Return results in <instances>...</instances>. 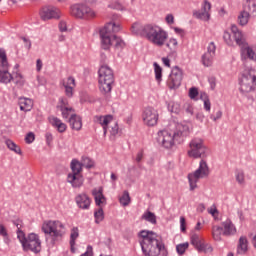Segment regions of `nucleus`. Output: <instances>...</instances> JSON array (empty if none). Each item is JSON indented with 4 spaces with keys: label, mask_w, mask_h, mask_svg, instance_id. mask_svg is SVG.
Segmentation results:
<instances>
[{
    "label": "nucleus",
    "mask_w": 256,
    "mask_h": 256,
    "mask_svg": "<svg viewBox=\"0 0 256 256\" xmlns=\"http://www.w3.org/2000/svg\"><path fill=\"white\" fill-rule=\"evenodd\" d=\"M145 29H147V25L143 26L139 23H134L132 25L131 31L134 35H139L140 37L145 38Z\"/></svg>",
    "instance_id": "7c9ffc66"
},
{
    "label": "nucleus",
    "mask_w": 256,
    "mask_h": 256,
    "mask_svg": "<svg viewBox=\"0 0 256 256\" xmlns=\"http://www.w3.org/2000/svg\"><path fill=\"white\" fill-rule=\"evenodd\" d=\"M12 81H14V83H16V85H18L19 87H23V85H25V77L22 76L21 73L16 72L13 76H12Z\"/></svg>",
    "instance_id": "ea45409f"
},
{
    "label": "nucleus",
    "mask_w": 256,
    "mask_h": 256,
    "mask_svg": "<svg viewBox=\"0 0 256 256\" xmlns=\"http://www.w3.org/2000/svg\"><path fill=\"white\" fill-rule=\"evenodd\" d=\"M94 121L95 123H98V125H101L104 132V137L107 135V129H109V127H111V139L117 137L119 134V124H117V122L113 119L112 115L95 116Z\"/></svg>",
    "instance_id": "9b49d317"
},
{
    "label": "nucleus",
    "mask_w": 256,
    "mask_h": 256,
    "mask_svg": "<svg viewBox=\"0 0 256 256\" xmlns=\"http://www.w3.org/2000/svg\"><path fill=\"white\" fill-rule=\"evenodd\" d=\"M70 168L72 172L67 176L68 183H70V185L75 189L83 187V183L85 181L83 175H81V172L83 171V164L79 160L73 159L70 163Z\"/></svg>",
    "instance_id": "6e6552de"
},
{
    "label": "nucleus",
    "mask_w": 256,
    "mask_h": 256,
    "mask_svg": "<svg viewBox=\"0 0 256 256\" xmlns=\"http://www.w3.org/2000/svg\"><path fill=\"white\" fill-rule=\"evenodd\" d=\"M208 213L210 215H212V217H216V215L219 213V211L217 210V206L212 205L209 209H208Z\"/></svg>",
    "instance_id": "4d7b16f0"
},
{
    "label": "nucleus",
    "mask_w": 256,
    "mask_h": 256,
    "mask_svg": "<svg viewBox=\"0 0 256 256\" xmlns=\"http://www.w3.org/2000/svg\"><path fill=\"white\" fill-rule=\"evenodd\" d=\"M209 173V165L205 160H201L199 167L194 172L188 174L190 191H195V189H197V183H199V180L207 179V177H209Z\"/></svg>",
    "instance_id": "1a4fd4ad"
},
{
    "label": "nucleus",
    "mask_w": 256,
    "mask_h": 256,
    "mask_svg": "<svg viewBox=\"0 0 256 256\" xmlns=\"http://www.w3.org/2000/svg\"><path fill=\"white\" fill-rule=\"evenodd\" d=\"M187 249H189V243H182V244H178L176 246V251L178 253V255H184L185 252L187 251Z\"/></svg>",
    "instance_id": "a18cd8bd"
},
{
    "label": "nucleus",
    "mask_w": 256,
    "mask_h": 256,
    "mask_svg": "<svg viewBox=\"0 0 256 256\" xmlns=\"http://www.w3.org/2000/svg\"><path fill=\"white\" fill-rule=\"evenodd\" d=\"M50 124L52 127H54L55 130L58 131V133H65L67 131V124L63 123L61 119L51 116L49 117Z\"/></svg>",
    "instance_id": "b1692460"
},
{
    "label": "nucleus",
    "mask_w": 256,
    "mask_h": 256,
    "mask_svg": "<svg viewBox=\"0 0 256 256\" xmlns=\"http://www.w3.org/2000/svg\"><path fill=\"white\" fill-rule=\"evenodd\" d=\"M183 81V70L178 66L172 68L169 78L167 80V85L169 89H179L181 87V82Z\"/></svg>",
    "instance_id": "2eb2a0df"
},
{
    "label": "nucleus",
    "mask_w": 256,
    "mask_h": 256,
    "mask_svg": "<svg viewBox=\"0 0 256 256\" xmlns=\"http://www.w3.org/2000/svg\"><path fill=\"white\" fill-rule=\"evenodd\" d=\"M139 243L144 256H159L161 251L165 250V244L153 231L142 230L139 233Z\"/></svg>",
    "instance_id": "f03ea898"
},
{
    "label": "nucleus",
    "mask_w": 256,
    "mask_h": 256,
    "mask_svg": "<svg viewBox=\"0 0 256 256\" xmlns=\"http://www.w3.org/2000/svg\"><path fill=\"white\" fill-rule=\"evenodd\" d=\"M199 95V90L197 88L192 87L189 90V97L190 99H197V96Z\"/></svg>",
    "instance_id": "603ef678"
},
{
    "label": "nucleus",
    "mask_w": 256,
    "mask_h": 256,
    "mask_svg": "<svg viewBox=\"0 0 256 256\" xmlns=\"http://www.w3.org/2000/svg\"><path fill=\"white\" fill-rule=\"evenodd\" d=\"M60 111L62 113V117L64 119H69V117H71V115H75V111L73 110L72 107H65V106H59Z\"/></svg>",
    "instance_id": "e433bc0d"
},
{
    "label": "nucleus",
    "mask_w": 256,
    "mask_h": 256,
    "mask_svg": "<svg viewBox=\"0 0 256 256\" xmlns=\"http://www.w3.org/2000/svg\"><path fill=\"white\" fill-rule=\"evenodd\" d=\"M81 163L82 167H85L86 169H93V167H95V161L87 156L82 157Z\"/></svg>",
    "instance_id": "a19ab883"
},
{
    "label": "nucleus",
    "mask_w": 256,
    "mask_h": 256,
    "mask_svg": "<svg viewBox=\"0 0 256 256\" xmlns=\"http://www.w3.org/2000/svg\"><path fill=\"white\" fill-rule=\"evenodd\" d=\"M208 82H209L210 88L212 89V91H214L215 87H217V79L215 77H209Z\"/></svg>",
    "instance_id": "5fc2aeb1"
},
{
    "label": "nucleus",
    "mask_w": 256,
    "mask_h": 256,
    "mask_svg": "<svg viewBox=\"0 0 256 256\" xmlns=\"http://www.w3.org/2000/svg\"><path fill=\"white\" fill-rule=\"evenodd\" d=\"M13 75L9 73V62H7V53L5 49H0V83H11Z\"/></svg>",
    "instance_id": "ddd939ff"
},
{
    "label": "nucleus",
    "mask_w": 256,
    "mask_h": 256,
    "mask_svg": "<svg viewBox=\"0 0 256 256\" xmlns=\"http://www.w3.org/2000/svg\"><path fill=\"white\" fill-rule=\"evenodd\" d=\"M75 201L79 209L87 210L91 207V198H89V196L85 193L78 194Z\"/></svg>",
    "instance_id": "4be33fe9"
},
{
    "label": "nucleus",
    "mask_w": 256,
    "mask_h": 256,
    "mask_svg": "<svg viewBox=\"0 0 256 256\" xmlns=\"http://www.w3.org/2000/svg\"><path fill=\"white\" fill-rule=\"evenodd\" d=\"M5 143H6V146L8 147V149H10V151H13L17 155H22L21 148L17 144H15V142L8 139V140H6Z\"/></svg>",
    "instance_id": "f704fd0d"
},
{
    "label": "nucleus",
    "mask_w": 256,
    "mask_h": 256,
    "mask_svg": "<svg viewBox=\"0 0 256 256\" xmlns=\"http://www.w3.org/2000/svg\"><path fill=\"white\" fill-rule=\"evenodd\" d=\"M92 195L94 197L95 204L98 207H101V205H105L107 199L105 198V195H103V187L94 188L92 190Z\"/></svg>",
    "instance_id": "5701e85b"
},
{
    "label": "nucleus",
    "mask_w": 256,
    "mask_h": 256,
    "mask_svg": "<svg viewBox=\"0 0 256 256\" xmlns=\"http://www.w3.org/2000/svg\"><path fill=\"white\" fill-rule=\"evenodd\" d=\"M60 107H69V100L67 98H60Z\"/></svg>",
    "instance_id": "052dcab7"
},
{
    "label": "nucleus",
    "mask_w": 256,
    "mask_h": 256,
    "mask_svg": "<svg viewBox=\"0 0 256 256\" xmlns=\"http://www.w3.org/2000/svg\"><path fill=\"white\" fill-rule=\"evenodd\" d=\"M256 84V71L253 69L246 70L243 72L240 80V92L241 93H251L254 89V85Z\"/></svg>",
    "instance_id": "f8f14e48"
},
{
    "label": "nucleus",
    "mask_w": 256,
    "mask_h": 256,
    "mask_svg": "<svg viewBox=\"0 0 256 256\" xmlns=\"http://www.w3.org/2000/svg\"><path fill=\"white\" fill-rule=\"evenodd\" d=\"M143 161V151H140L136 155V163H141Z\"/></svg>",
    "instance_id": "774afa93"
},
{
    "label": "nucleus",
    "mask_w": 256,
    "mask_h": 256,
    "mask_svg": "<svg viewBox=\"0 0 256 256\" xmlns=\"http://www.w3.org/2000/svg\"><path fill=\"white\" fill-rule=\"evenodd\" d=\"M235 179L238 185H245V171L238 169L235 171Z\"/></svg>",
    "instance_id": "58836bf2"
},
{
    "label": "nucleus",
    "mask_w": 256,
    "mask_h": 256,
    "mask_svg": "<svg viewBox=\"0 0 256 256\" xmlns=\"http://www.w3.org/2000/svg\"><path fill=\"white\" fill-rule=\"evenodd\" d=\"M230 29L234 41L236 42V44L239 45V47H242L243 49L244 45H247V43L245 42V36H243V32L239 30V28L235 24H232Z\"/></svg>",
    "instance_id": "412c9836"
},
{
    "label": "nucleus",
    "mask_w": 256,
    "mask_h": 256,
    "mask_svg": "<svg viewBox=\"0 0 256 256\" xmlns=\"http://www.w3.org/2000/svg\"><path fill=\"white\" fill-rule=\"evenodd\" d=\"M120 204L122 207H127L129 203H131V196H129V192L125 190L122 196L119 198Z\"/></svg>",
    "instance_id": "4c0bfd02"
},
{
    "label": "nucleus",
    "mask_w": 256,
    "mask_h": 256,
    "mask_svg": "<svg viewBox=\"0 0 256 256\" xmlns=\"http://www.w3.org/2000/svg\"><path fill=\"white\" fill-rule=\"evenodd\" d=\"M153 67L155 73V80L157 81V83H161V81H163V68H161V66L157 62L153 63Z\"/></svg>",
    "instance_id": "473e14b6"
},
{
    "label": "nucleus",
    "mask_w": 256,
    "mask_h": 256,
    "mask_svg": "<svg viewBox=\"0 0 256 256\" xmlns=\"http://www.w3.org/2000/svg\"><path fill=\"white\" fill-rule=\"evenodd\" d=\"M223 39L225 43H227V45H233V38H231V33H229L228 31L224 32Z\"/></svg>",
    "instance_id": "8fccbe9b"
},
{
    "label": "nucleus",
    "mask_w": 256,
    "mask_h": 256,
    "mask_svg": "<svg viewBox=\"0 0 256 256\" xmlns=\"http://www.w3.org/2000/svg\"><path fill=\"white\" fill-rule=\"evenodd\" d=\"M243 11H246L251 17H256V3L255 0H246Z\"/></svg>",
    "instance_id": "c85d7f7f"
},
{
    "label": "nucleus",
    "mask_w": 256,
    "mask_h": 256,
    "mask_svg": "<svg viewBox=\"0 0 256 256\" xmlns=\"http://www.w3.org/2000/svg\"><path fill=\"white\" fill-rule=\"evenodd\" d=\"M145 39L155 47H163L169 39V33L160 26L148 24L145 29Z\"/></svg>",
    "instance_id": "39448f33"
},
{
    "label": "nucleus",
    "mask_w": 256,
    "mask_h": 256,
    "mask_svg": "<svg viewBox=\"0 0 256 256\" xmlns=\"http://www.w3.org/2000/svg\"><path fill=\"white\" fill-rule=\"evenodd\" d=\"M58 27H59V31H60L61 33H66V31H67V22H65V21H60Z\"/></svg>",
    "instance_id": "6e6d98bb"
},
{
    "label": "nucleus",
    "mask_w": 256,
    "mask_h": 256,
    "mask_svg": "<svg viewBox=\"0 0 256 256\" xmlns=\"http://www.w3.org/2000/svg\"><path fill=\"white\" fill-rule=\"evenodd\" d=\"M217 46L215 42H210L207 47V52L202 55L201 61L204 67H211L213 65V59H215V51Z\"/></svg>",
    "instance_id": "a211bd4d"
},
{
    "label": "nucleus",
    "mask_w": 256,
    "mask_h": 256,
    "mask_svg": "<svg viewBox=\"0 0 256 256\" xmlns=\"http://www.w3.org/2000/svg\"><path fill=\"white\" fill-rule=\"evenodd\" d=\"M14 225L17 227V239H19V231H23L21 230L22 224H21V220H17L14 221Z\"/></svg>",
    "instance_id": "680f3d73"
},
{
    "label": "nucleus",
    "mask_w": 256,
    "mask_h": 256,
    "mask_svg": "<svg viewBox=\"0 0 256 256\" xmlns=\"http://www.w3.org/2000/svg\"><path fill=\"white\" fill-rule=\"evenodd\" d=\"M223 234V227L213 226L212 237L214 241H221V235Z\"/></svg>",
    "instance_id": "c9c22d12"
},
{
    "label": "nucleus",
    "mask_w": 256,
    "mask_h": 256,
    "mask_svg": "<svg viewBox=\"0 0 256 256\" xmlns=\"http://www.w3.org/2000/svg\"><path fill=\"white\" fill-rule=\"evenodd\" d=\"M211 3L205 0L202 4V10H194L193 17L200 19L201 21H209L211 19Z\"/></svg>",
    "instance_id": "6ab92c4d"
},
{
    "label": "nucleus",
    "mask_w": 256,
    "mask_h": 256,
    "mask_svg": "<svg viewBox=\"0 0 256 256\" xmlns=\"http://www.w3.org/2000/svg\"><path fill=\"white\" fill-rule=\"evenodd\" d=\"M249 249V242L247 241V237L241 236L239 238L238 246H237V254L245 255Z\"/></svg>",
    "instance_id": "cd10ccee"
},
{
    "label": "nucleus",
    "mask_w": 256,
    "mask_h": 256,
    "mask_svg": "<svg viewBox=\"0 0 256 256\" xmlns=\"http://www.w3.org/2000/svg\"><path fill=\"white\" fill-rule=\"evenodd\" d=\"M40 17L43 21L61 19V10L55 6H45L40 11Z\"/></svg>",
    "instance_id": "f3484780"
},
{
    "label": "nucleus",
    "mask_w": 256,
    "mask_h": 256,
    "mask_svg": "<svg viewBox=\"0 0 256 256\" xmlns=\"http://www.w3.org/2000/svg\"><path fill=\"white\" fill-rule=\"evenodd\" d=\"M200 99L203 100L205 111H211V101L209 100V96H207L206 93H202Z\"/></svg>",
    "instance_id": "c03bdc74"
},
{
    "label": "nucleus",
    "mask_w": 256,
    "mask_h": 256,
    "mask_svg": "<svg viewBox=\"0 0 256 256\" xmlns=\"http://www.w3.org/2000/svg\"><path fill=\"white\" fill-rule=\"evenodd\" d=\"M188 156L192 159H205L209 156V148L205 146L202 138H194L189 143Z\"/></svg>",
    "instance_id": "9d476101"
},
{
    "label": "nucleus",
    "mask_w": 256,
    "mask_h": 256,
    "mask_svg": "<svg viewBox=\"0 0 256 256\" xmlns=\"http://www.w3.org/2000/svg\"><path fill=\"white\" fill-rule=\"evenodd\" d=\"M189 126L185 124H176L174 130H160L157 133L156 141L164 149H173L176 143H181L183 138L187 137Z\"/></svg>",
    "instance_id": "f257e3e1"
},
{
    "label": "nucleus",
    "mask_w": 256,
    "mask_h": 256,
    "mask_svg": "<svg viewBox=\"0 0 256 256\" xmlns=\"http://www.w3.org/2000/svg\"><path fill=\"white\" fill-rule=\"evenodd\" d=\"M142 219H144L145 221H148V223H151L152 225H155L157 223V216H155V213L151 211H146L142 215Z\"/></svg>",
    "instance_id": "72a5a7b5"
},
{
    "label": "nucleus",
    "mask_w": 256,
    "mask_h": 256,
    "mask_svg": "<svg viewBox=\"0 0 256 256\" xmlns=\"http://www.w3.org/2000/svg\"><path fill=\"white\" fill-rule=\"evenodd\" d=\"M166 23H168V25H173L175 23V17H173V14H168L166 16Z\"/></svg>",
    "instance_id": "bf43d9fd"
},
{
    "label": "nucleus",
    "mask_w": 256,
    "mask_h": 256,
    "mask_svg": "<svg viewBox=\"0 0 256 256\" xmlns=\"http://www.w3.org/2000/svg\"><path fill=\"white\" fill-rule=\"evenodd\" d=\"M69 123L71 129H74V131H81L83 128V120L81 119V116L77 114H71V117L69 118Z\"/></svg>",
    "instance_id": "a878e982"
},
{
    "label": "nucleus",
    "mask_w": 256,
    "mask_h": 256,
    "mask_svg": "<svg viewBox=\"0 0 256 256\" xmlns=\"http://www.w3.org/2000/svg\"><path fill=\"white\" fill-rule=\"evenodd\" d=\"M251 17V14L249 12L242 10L240 14L238 15V23L242 27H245L249 23V18Z\"/></svg>",
    "instance_id": "2f4dec72"
},
{
    "label": "nucleus",
    "mask_w": 256,
    "mask_h": 256,
    "mask_svg": "<svg viewBox=\"0 0 256 256\" xmlns=\"http://www.w3.org/2000/svg\"><path fill=\"white\" fill-rule=\"evenodd\" d=\"M77 239H79V228L78 227H73L70 230V243L72 245H74L76 243Z\"/></svg>",
    "instance_id": "37998d69"
},
{
    "label": "nucleus",
    "mask_w": 256,
    "mask_h": 256,
    "mask_svg": "<svg viewBox=\"0 0 256 256\" xmlns=\"http://www.w3.org/2000/svg\"><path fill=\"white\" fill-rule=\"evenodd\" d=\"M98 83L99 89L102 95H109L113 89V84L115 83V74L113 69L108 65H102L98 70Z\"/></svg>",
    "instance_id": "423d86ee"
},
{
    "label": "nucleus",
    "mask_w": 256,
    "mask_h": 256,
    "mask_svg": "<svg viewBox=\"0 0 256 256\" xmlns=\"http://www.w3.org/2000/svg\"><path fill=\"white\" fill-rule=\"evenodd\" d=\"M162 63L165 65V67H171V60H169L167 57L162 58Z\"/></svg>",
    "instance_id": "338daca9"
},
{
    "label": "nucleus",
    "mask_w": 256,
    "mask_h": 256,
    "mask_svg": "<svg viewBox=\"0 0 256 256\" xmlns=\"http://www.w3.org/2000/svg\"><path fill=\"white\" fill-rule=\"evenodd\" d=\"M223 117V111L217 110L215 113L210 115V119L212 121H218V119H221Z\"/></svg>",
    "instance_id": "3c124183"
},
{
    "label": "nucleus",
    "mask_w": 256,
    "mask_h": 256,
    "mask_svg": "<svg viewBox=\"0 0 256 256\" xmlns=\"http://www.w3.org/2000/svg\"><path fill=\"white\" fill-rule=\"evenodd\" d=\"M45 137L47 145H51V143L53 142V134L48 132L46 133Z\"/></svg>",
    "instance_id": "e2e57ef3"
},
{
    "label": "nucleus",
    "mask_w": 256,
    "mask_h": 256,
    "mask_svg": "<svg viewBox=\"0 0 256 256\" xmlns=\"http://www.w3.org/2000/svg\"><path fill=\"white\" fill-rule=\"evenodd\" d=\"M180 229H181L182 232L186 231V228H185V217H180Z\"/></svg>",
    "instance_id": "69168bd1"
},
{
    "label": "nucleus",
    "mask_w": 256,
    "mask_h": 256,
    "mask_svg": "<svg viewBox=\"0 0 256 256\" xmlns=\"http://www.w3.org/2000/svg\"><path fill=\"white\" fill-rule=\"evenodd\" d=\"M202 244L201 238L198 234H192L191 235V245H193L196 249Z\"/></svg>",
    "instance_id": "49530a36"
},
{
    "label": "nucleus",
    "mask_w": 256,
    "mask_h": 256,
    "mask_svg": "<svg viewBox=\"0 0 256 256\" xmlns=\"http://www.w3.org/2000/svg\"><path fill=\"white\" fill-rule=\"evenodd\" d=\"M95 223L99 225L105 219V213L103 212V208H99L94 212Z\"/></svg>",
    "instance_id": "79ce46f5"
},
{
    "label": "nucleus",
    "mask_w": 256,
    "mask_h": 256,
    "mask_svg": "<svg viewBox=\"0 0 256 256\" xmlns=\"http://www.w3.org/2000/svg\"><path fill=\"white\" fill-rule=\"evenodd\" d=\"M242 55H245L250 61H256V45H244L241 49Z\"/></svg>",
    "instance_id": "393cba45"
},
{
    "label": "nucleus",
    "mask_w": 256,
    "mask_h": 256,
    "mask_svg": "<svg viewBox=\"0 0 256 256\" xmlns=\"http://www.w3.org/2000/svg\"><path fill=\"white\" fill-rule=\"evenodd\" d=\"M18 241L21 243L23 251H32V253L41 252V239L36 233H30L25 236L24 231H19Z\"/></svg>",
    "instance_id": "0eeeda50"
},
{
    "label": "nucleus",
    "mask_w": 256,
    "mask_h": 256,
    "mask_svg": "<svg viewBox=\"0 0 256 256\" xmlns=\"http://www.w3.org/2000/svg\"><path fill=\"white\" fill-rule=\"evenodd\" d=\"M121 31V24L115 22L107 23L103 28L100 29V41L102 49H110L112 45L115 49H123L125 47V42L114 33H119Z\"/></svg>",
    "instance_id": "7ed1b4c3"
},
{
    "label": "nucleus",
    "mask_w": 256,
    "mask_h": 256,
    "mask_svg": "<svg viewBox=\"0 0 256 256\" xmlns=\"http://www.w3.org/2000/svg\"><path fill=\"white\" fill-rule=\"evenodd\" d=\"M62 85L65 89L66 97H73V93H75V87H77V83L75 82V78L73 76H69L62 80Z\"/></svg>",
    "instance_id": "aec40b11"
},
{
    "label": "nucleus",
    "mask_w": 256,
    "mask_h": 256,
    "mask_svg": "<svg viewBox=\"0 0 256 256\" xmlns=\"http://www.w3.org/2000/svg\"><path fill=\"white\" fill-rule=\"evenodd\" d=\"M165 45L171 51H175V49H177V45H179V42H177V39L175 38H170L169 41L165 43Z\"/></svg>",
    "instance_id": "de8ad7c7"
},
{
    "label": "nucleus",
    "mask_w": 256,
    "mask_h": 256,
    "mask_svg": "<svg viewBox=\"0 0 256 256\" xmlns=\"http://www.w3.org/2000/svg\"><path fill=\"white\" fill-rule=\"evenodd\" d=\"M38 85H45L47 80L43 76H37Z\"/></svg>",
    "instance_id": "0e129e2a"
},
{
    "label": "nucleus",
    "mask_w": 256,
    "mask_h": 256,
    "mask_svg": "<svg viewBox=\"0 0 256 256\" xmlns=\"http://www.w3.org/2000/svg\"><path fill=\"white\" fill-rule=\"evenodd\" d=\"M71 14L78 19H93L96 15L95 11L85 4L72 6Z\"/></svg>",
    "instance_id": "4468645a"
},
{
    "label": "nucleus",
    "mask_w": 256,
    "mask_h": 256,
    "mask_svg": "<svg viewBox=\"0 0 256 256\" xmlns=\"http://www.w3.org/2000/svg\"><path fill=\"white\" fill-rule=\"evenodd\" d=\"M42 70H43V60L37 59L36 60V71H37V73H41Z\"/></svg>",
    "instance_id": "13d9d810"
},
{
    "label": "nucleus",
    "mask_w": 256,
    "mask_h": 256,
    "mask_svg": "<svg viewBox=\"0 0 256 256\" xmlns=\"http://www.w3.org/2000/svg\"><path fill=\"white\" fill-rule=\"evenodd\" d=\"M197 249L203 253H213V247L210 244L202 243Z\"/></svg>",
    "instance_id": "09e8293b"
},
{
    "label": "nucleus",
    "mask_w": 256,
    "mask_h": 256,
    "mask_svg": "<svg viewBox=\"0 0 256 256\" xmlns=\"http://www.w3.org/2000/svg\"><path fill=\"white\" fill-rule=\"evenodd\" d=\"M33 141H35V134L33 132H30L26 135L25 142L31 144L33 143Z\"/></svg>",
    "instance_id": "864d4df0"
},
{
    "label": "nucleus",
    "mask_w": 256,
    "mask_h": 256,
    "mask_svg": "<svg viewBox=\"0 0 256 256\" xmlns=\"http://www.w3.org/2000/svg\"><path fill=\"white\" fill-rule=\"evenodd\" d=\"M41 230L42 233L46 235V239L47 236L50 237L52 243L59 241V239H63L65 233H67L65 224L59 220L44 221Z\"/></svg>",
    "instance_id": "20e7f679"
},
{
    "label": "nucleus",
    "mask_w": 256,
    "mask_h": 256,
    "mask_svg": "<svg viewBox=\"0 0 256 256\" xmlns=\"http://www.w3.org/2000/svg\"><path fill=\"white\" fill-rule=\"evenodd\" d=\"M142 119L148 127H155L159 121V112L153 107L145 108L142 114Z\"/></svg>",
    "instance_id": "dca6fc26"
},
{
    "label": "nucleus",
    "mask_w": 256,
    "mask_h": 256,
    "mask_svg": "<svg viewBox=\"0 0 256 256\" xmlns=\"http://www.w3.org/2000/svg\"><path fill=\"white\" fill-rule=\"evenodd\" d=\"M18 105L21 111H24L25 113H27L31 111V109H33V100L27 97H20L18 99Z\"/></svg>",
    "instance_id": "bb28decb"
},
{
    "label": "nucleus",
    "mask_w": 256,
    "mask_h": 256,
    "mask_svg": "<svg viewBox=\"0 0 256 256\" xmlns=\"http://www.w3.org/2000/svg\"><path fill=\"white\" fill-rule=\"evenodd\" d=\"M222 225L224 227V235H235V233H237V229L231 220L224 221Z\"/></svg>",
    "instance_id": "c756f323"
}]
</instances>
